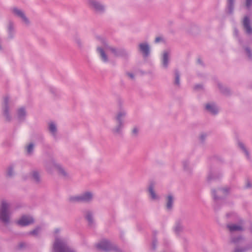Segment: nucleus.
<instances>
[{
  "mask_svg": "<svg viewBox=\"0 0 252 252\" xmlns=\"http://www.w3.org/2000/svg\"><path fill=\"white\" fill-rule=\"evenodd\" d=\"M8 204L3 201L2 202L0 210V220L4 223H7L9 220V212Z\"/></svg>",
  "mask_w": 252,
  "mask_h": 252,
  "instance_id": "obj_1",
  "label": "nucleus"
},
{
  "mask_svg": "<svg viewBox=\"0 0 252 252\" xmlns=\"http://www.w3.org/2000/svg\"><path fill=\"white\" fill-rule=\"evenodd\" d=\"M65 244L59 239H56L54 245V252H66Z\"/></svg>",
  "mask_w": 252,
  "mask_h": 252,
  "instance_id": "obj_2",
  "label": "nucleus"
},
{
  "mask_svg": "<svg viewBox=\"0 0 252 252\" xmlns=\"http://www.w3.org/2000/svg\"><path fill=\"white\" fill-rule=\"evenodd\" d=\"M92 198V195L89 192H87L81 196H75L70 198V200L72 201H88Z\"/></svg>",
  "mask_w": 252,
  "mask_h": 252,
  "instance_id": "obj_3",
  "label": "nucleus"
},
{
  "mask_svg": "<svg viewBox=\"0 0 252 252\" xmlns=\"http://www.w3.org/2000/svg\"><path fill=\"white\" fill-rule=\"evenodd\" d=\"M33 222V219L30 217L23 216L18 221L17 223L21 226L29 225Z\"/></svg>",
  "mask_w": 252,
  "mask_h": 252,
  "instance_id": "obj_4",
  "label": "nucleus"
},
{
  "mask_svg": "<svg viewBox=\"0 0 252 252\" xmlns=\"http://www.w3.org/2000/svg\"><path fill=\"white\" fill-rule=\"evenodd\" d=\"M243 25L247 32L251 33L252 32V29L250 26V20L247 17L244 18Z\"/></svg>",
  "mask_w": 252,
  "mask_h": 252,
  "instance_id": "obj_5",
  "label": "nucleus"
},
{
  "mask_svg": "<svg viewBox=\"0 0 252 252\" xmlns=\"http://www.w3.org/2000/svg\"><path fill=\"white\" fill-rule=\"evenodd\" d=\"M13 13L16 15L21 17L26 23H27L28 22L27 18L26 17L24 13L21 10L18 9L17 8H14L13 9Z\"/></svg>",
  "mask_w": 252,
  "mask_h": 252,
  "instance_id": "obj_6",
  "label": "nucleus"
},
{
  "mask_svg": "<svg viewBox=\"0 0 252 252\" xmlns=\"http://www.w3.org/2000/svg\"><path fill=\"white\" fill-rule=\"evenodd\" d=\"M140 51L143 53L144 56H147L149 52V48L147 44H141L139 45Z\"/></svg>",
  "mask_w": 252,
  "mask_h": 252,
  "instance_id": "obj_7",
  "label": "nucleus"
},
{
  "mask_svg": "<svg viewBox=\"0 0 252 252\" xmlns=\"http://www.w3.org/2000/svg\"><path fill=\"white\" fill-rule=\"evenodd\" d=\"M206 109L212 113V114H216L218 112V109L213 104H207L206 105Z\"/></svg>",
  "mask_w": 252,
  "mask_h": 252,
  "instance_id": "obj_8",
  "label": "nucleus"
},
{
  "mask_svg": "<svg viewBox=\"0 0 252 252\" xmlns=\"http://www.w3.org/2000/svg\"><path fill=\"white\" fill-rule=\"evenodd\" d=\"M90 4L97 10H101L103 9L102 6L94 0L91 1Z\"/></svg>",
  "mask_w": 252,
  "mask_h": 252,
  "instance_id": "obj_9",
  "label": "nucleus"
},
{
  "mask_svg": "<svg viewBox=\"0 0 252 252\" xmlns=\"http://www.w3.org/2000/svg\"><path fill=\"white\" fill-rule=\"evenodd\" d=\"M228 227L231 231L241 230L242 229V227L241 226L235 224L228 225Z\"/></svg>",
  "mask_w": 252,
  "mask_h": 252,
  "instance_id": "obj_10",
  "label": "nucleus"
},
{
  "mask_svg": "<svg viewBox=\"0 0 252 252\" xmlns=\"http://www.w3.org/2000/svg\"><path fill=\"white\" fill-rule=\"evenodd\" d=\"M109 244L107 242L104 241L98 245V247L103 250H107Z\"/></svg>",
  "mask_w": 252,
  "mask_h": 252,
  "instance_id": "obj_11",
  "label": "nucleus"
},
{
  "mask_svg": "<svg viewBox=\"0 0 252 252\" xmlns=\"http://www.w3.org/2000/svg\"><path fill=\"white\" fill-rule=\"evenodd\" d=\"M168 55L167 53L164 52L162 57V63L165 67H166L168 64Z\"/></svg>",
  "mask_w": 252,
  "mask_h": 252,
  "instance_id": "obj_12",
  "label": "nucleus"
},
{
  "mask_svg": "<svg viewBox=\"0 0 252 252\" xmlns=\"http://www.w3.org/2000/svg\"><path fill=\"white\" fill-rule=\"evenodd\" d=\"M98 51L99 52L101 57L104 62L107 61V58L106 55H105L104 51L100 48H98L97 49Z\"/></svg>",
  "mask_w": 252,
  "mask_h": 252,
  "instance_id": "obj_13",
  "label": "nucleus"
},
{
  "mask_svg": "<svg viewBox=\"0 0 252 252\" xmlns=\"http://www.w3.org/2000/svg\"><path fill=\"white\" fill-rule=\"evenodd\" d=\"M173 198L171 195H169L167 197V202L166 207L168 209H170L172 207Z\"/></svg>",
  "mask_w": 252,
  "mask_h": 252,
  "instance_id": "obj_14",
  "label": "nucleus"
},
{
  "mask_svg": "<svg viewBox=\"0 0 252 252\" xmlns=\"http://www.w3.org/2000/svg\"><path fill=\"white\" fill-rule=\"evenodd\" d=\"M149 192L151 195V197L153 199H155L157 198V196L156 193H155L153 188L152 187H150L149 189Z\"/></svg>",
  "mask_w": 252,
  "mask_h": 252,
  "instance_id": "obj_15",
  "label": "nucleus"
},
{
  "mask_svg": "<svg viewBox=\"0 0 252 252\" xmlns=\"http://www.w3.org/2000/svg\"><path fill=\"white\" fill-rule=\"evenodd\" d=\"M49 129L50 131L53 133H54L56 132V127L55 125L53 123H52L49 124Z\"/></svg>",
  "mask_w": 252,
  "mask_h": 252,
  "instance_id": "obj_16",
  "label": "nucleus"
},
{
  "mask_svg": "<svg viewBox=\"0 0 252 252\" xmlns=\"http://www.w3.org/2000/svg\"><path fill=\"white\" fill-rule=\"evenodd\" d=\"M33 148V145L32 144H30L27 147V150L28 153L30 154Z\"/></svg>",
  "mask_w": 252,
  "mask_h": 252,
  "instance_id": "obj_17",
  "label": "nucleus"
},
{
  "mask_svg": "<svg viewBox=\"0 0 252 252\" xmlns=\"http://www.w3.org/2000/svg\"><path fill=\"white\" fill-rule=\"evenodd\" d=\"M18 113L19 117H22V116H24L25 115V112L24 110L21 108L18 110Z\"/></svg>",
  "mask_w": 252,
  "mask_h": 252,
  "instance_id": "obj_18",
  "label": "nucleus"
},
{
  "mask_svg": "<svg viewBox=\"0 0 252 252\" xmlns=\"http://www.w3.org/2000/svg\"><path fill=\"white\" fill-rule=\"evenodd\" d=\"M125 115V114L124 113H120V114H119L117 116V120L118 121V122L120 124L121 123V120H120V118L121 117H122L123 116H124Z\"/></svg>",
  "mask_w": 252,
  "mask_h": 252,
  "instance_id": "obj_19",
  "label": "nucleus"
},
{
  "mask_svg": "<svg viewBox=\"0 0 252 252\" xmlns=\"http://www.w3.org/2000/svg\"><path fill=\"white\" fill-rule=\"evenodd\" d=\"M239 145L240 146V147L243 149L244 150V151L245 152V153H246V155L248 156V152L246 150V149L244 148V145L242 144V143H239Z\"/></svg>",
  "mask_w": 252,
  "mask_h": 252,
  "instance_id": "obj_20",
  "label": "nucleus"
},
{
  "mask_svg": "<svg viewBox=\"0 0 252 252\" xmlns=\"http://www.w3.org/2000/svg\"><path fill=\"white\" fill-rule=\"evenodd\" d=\"M175 83L177 85H179V76L177 74L176 75V79Z\"/></svg>",
  "mask_w": 252,
  "mask_h": 252,
  "instance_id": "obj_21",
  "label": "nucleus"
},
{
  "mask_svg": "<svg viewBox=\"0 0 252 252\" xmlns=\"http://www.w3.org/2000/svg\"><path fill=\"white\" fill-rule=\"evenodd\" d=\"M33 178L36 180V181H38V174L36 172H34L33 173Z\"/></svg>",
  "mask_w": 252,
  "mask_h": 252,
  "instance_id": "obj_22",
  "label": "nucleus"
},
{
  "mask_svg": "<svg viewBox=\"0 0 252 252\" xmlns=\"http://www.w3.org/2000/svg\"><path fill=\"white\" fill-rule=\"evenodd\" d=\"M109 50H110L112 54L114 55V56L116 55V51L114 48H110Z\"/></svg>",
  "mask_w": 252,
  "mask_h": 252,
  "instance_id": "obj_23",
  "label": "nucleus"
},
{
  "mask_svg": "<svg viewBox=\"0 0 252 252\" xmlns=\"http://www.w3.org/2000/svg\"><path fill=\"white\" fill-rule=\"evenodd\" d=\"M86 218L90 222H91L92 221V216L90 213L87 214V215L86 216Z\"/></svg>",
  "mask_w": 252,
  "mask_h": 252,
  "instance_id": "obj_24",
  "label": "nucleus"
},
{
  "mask_svg": "<svg viewBox=\"0 0 252 252\" xmlns=\"http://www.w3.org/2000/svg\"><path fill=\"white\" fill-rule=\"evenodd\" d=\"M252 2V0H246V5L247 7H249L251 4V3Z\"/></svg>",
  "mask_w": 252,
  "mask_h": 252,
  "instance_id": "obj_25",
  "label": "nucleus"
},
{
  "mask_svg": "<svg viewBox=\"0 0 252 252\" xmlns=\"http://www.w3.org/2000/svg\"><path fill=\"white\" fill-rule=\"evenodd\" d=\"M233 0H228V3L230 7H231L233 4Z\"/></svg>",
  "mask_w": 252,
  "mask_h": 252,
  "instance_id": "obj_26",
  "label": "nucleus"
},
{
  "mask_svg": "<svg viewBox=\"0 0 252 252\" xmlns=\"http://www.w3.org/2000/svg\"><path fill=\"white\" fill-rule=\"evenodd\" d=\"M138 132V130L136 128H134L133 130H132V132L134 134H136Z\"/></svg>",
  "mask_w": 252,
  "mask_h": 252,
  "instance_id": "obj_27",
  "label": "nucleus"
},
{
  "mask_svg": "<svg viewBox=\"0 0 252 252\" xmlns=\"http://www.w3.org/2000/svg\"><path fill=\"white\" fill-rule=\"evenodd\" d=\"M160 40H161V38L158 37L156 38L155 41H156V42L158 43Z\"/></svg>",
  "mask_w": 252,
  "mask_h": 252,
  "instance_id": "obj_28",
  "label": "nucleus"
},
{
  "mask_svg": "<svg viewBox=\"0 0 252 252\" xmlns=\"http://www.w3.org/2000/svg\"><path fill=\"white\" fill-rule=\"evenodd\" d=\"M7 174L9 176H11L12 175V169H9Z\"/></svg>",
  "mask_w": 252,
  "mask_h": 252,
  "instance_id": "obj_29",
  "label": "nucleus"
},
{
  "mask_svg": "<svg viewBox=\"0 0 252 252\" xmlns=\"http://www.w3.org/2000/svg\"><path fill=\"white\" fill-rule=\"evenodd\" d=\"M127 75H128V76L131 78V79H133V75L131 74V73H128Z\"/></svg>",
  "mask_w": 252,
  "mask_h": 252,
  "instance_id": "obj_30",
  "label": "nucleus"
},
{
  "mask_svg": "<svg viewBox=\"0 0 252 252\" xmlns=\"http://www.w3.org/2000/svg\"><path fill=\"white\" fill-rule=\"evenodd\" d=\"M37 230H34L32 232V234L34 235L36 233Z\"/></svg>",
  "mask_w": 252,
  "mask_h": 252,
  "instance_id": "obj_31",
  "label": "nucleus"
},
{
  "mask_svg": "<svg viewBox=\"0 0 252 252\" xmlns=\"http://www.w3.org/2000/svg\"><path fill=\"white\" fill-rule=\"evenodd\" d=\"M246 51L248 54H250V51L249 50V49H247Z\"/></svg>",
  "mask_w": 252,
  "mask_h": 252,
  "instance_id": "obj_32",
  "label": "nucleus"
},
{
  "mask_svg": "<svg viewBox=\"0 0 252 252\" xmlns=\"http://www.w3.org/2000/svg\"><path fill=\"white\" fill-rule=\"evenodd\" d=\"M7 102H8V100L6 98L5 99V104H7Z\"/></svg>",
  "mask_w": 252,
  "mask_h": 252,
  "instance_id": "obj_33",
  "label": "nucleus"
},
{
  "mask_svg": "<svg viewBox=\"0 0 252 252\" xmlns=\"http://www.w3.org/2000/svg\"><path fill=\"white\" fill-rule=\"evenodd\" d=\"M116 131H119V129H117L116 130Z\"/></svg>",
  "mask_w": 252,
  "mask_h": 252,
  "instance_id": "obj_34",
  "label": "nucleus"
},
{
  "mask_svg": "<svg viewBox=\"0 0 252 252\" xmlns=\"http://www.w3.org/2000/svg\"><path fill=\"white\" fill-rule=\"evenodd\" d=\"M247 186H248V187H250L249 184H248V185H247Z\"/></svg>",
  "mask_w": 252,
  "mask_h": 252,
  "instance_id": "obj_35",
  "label": "nucleus"
},
{
  "mask_svg": "<svg viewBox=\"0 0 252 252\" xmlns=\"http://www.w3.org/2000/svg\"><path fill=\"white\" fill-rule=\"evenodd\" d=\"M235 252H237V251H235Z\"/></svg>",
  "mask_w": 252,
  "mask_h": 252,
  "instance_id": "obj_36",
  "label": "nucleus"
}]
</instances>
